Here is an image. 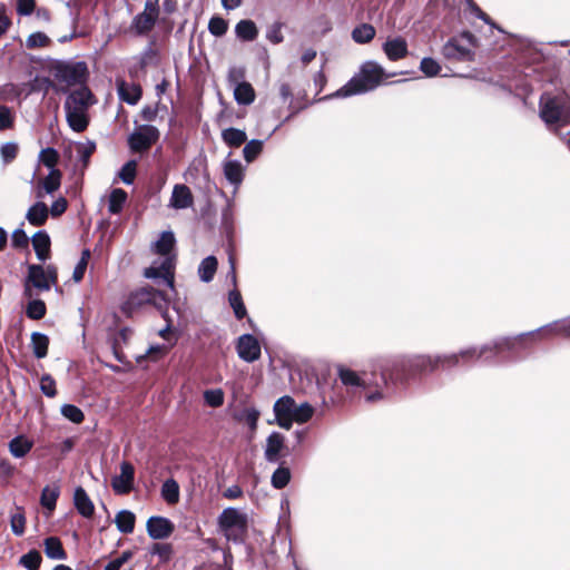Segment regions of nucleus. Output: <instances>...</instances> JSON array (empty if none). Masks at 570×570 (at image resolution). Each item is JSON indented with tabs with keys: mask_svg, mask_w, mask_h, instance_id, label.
<instances>
[{
	"mask_svg": "<svg viewBox=\"0 0 570 570\" xmlns=\"http://www.w3.org/2000/svg\"><path fill=\"white\" fill-rule=\"evenodd\" d=\"M542 331L570 337V316L535 330L513 336H499L480 346H468L453 353H402L383 365L368 364L358 368V393L366 403H376L421 386L438 370H451L483 358L489 365L517 363L525 358L524 352Z\"/></svg>",
	"mask_w": 570,
	"mask_h": 570,
	"instance_id": "1",
	"label": "nucleus"
},
{
	"mask_svg": "<svg viewBox=\"0 0 570 570\" xmlns=\"http://www.w3.org/2000/svg\"><path fill=\"white\" fill-rule=\"evenodd\" d=\"M527 82L521 87L522 99L533 92L534 85L544 88L539 99V117L549 127L557 128L570 124V79L560 77L554 61H542L524 71Z\"/></svg>",
	"mask_w": 570,
	"mask_h": 570,
	"instance_id": "2",
	"label": "nucleus"
},
{
	"mask_svg": "<svg viewBox=\"0 0 570 570\" xmlns=\"http://www.w3.org/2000/svg\"><path fill=\"white\" fill-rule=\"evenodd\" d=\"M414 73L413 70H400L389 72L375 60H366L358 67V96L375 90L383 85H395L406 82V79H399L387 82L389 78Z\"/></svg>",
	"mask_w": 570,
	"mask_h": 570,
	"instance_id": "3",
	"label": "nucleus"
},
{
	"mask_svg": "<svg viewBox=\"0 0 570 570\" xmlns=\"http://www.w3.org/2000/svg\"><path fill=\"white\" fill-rule=\"evenodd\" d=\"M94 104V95L86 86L71 91L65 101L66 119L69 127L76 131H83L89 124L87 110Z\"/></svg>",
	"mask_w": 570,
	"mask_h": 570,
	"instance_id": "4",
	"label": "nucleus"
},
{
	"mask_svg": "<svg viewBox=\"0 0 570 570\" xmlns=\"http://www.w3.org/2000/svg\"><path fill=\"white\" fill-rule=\"evenodd\" d=\"M217 523L228 541L234 543L244 542L248 528L246 513L236 508L228 507L218 515Z\"/></svg>",
	"mask_w": 570,
	"mask_h": 570,
	"instance_id": "5",
	"label": "nucleus"
},
{
	"mask_svg": "<svg viewBox=\"0 0 570 570\" xmlns=\"http://www.w3.org/2000/svg\"><path fill=\"white\" fill-rule=\"evenodd\" d=\"M175 265L176 256H167L161 261H155L151 266L144 269V276L165 283L171 291H175Z\"/></svg>",
	"mask_w": 570,
	"mask_h": 570,
	"instance_id": "6",
	"label": "nucleus"
},
{
	"mask_svg": "<svg viewBox=\"0 0 570 570\" xmlns=\"http://www.w3.org/2000/svg\"><path fill=\"white\" fill-rule=\"evenodd\" d=\"M55 77L58 81L68 86L82 85L88 77L86 62H59L55 67Z\"/></svg>",
	"mask_w": 570,
	"mask_h": 570,
	"instance_id": "7",
	"label": "nucleus"
},
{
	"mask_svg": "<svg viewBox=\"0 0 570 570\" xmlns=\"http://www.w3.org/2000/svg\"><path fill=\"white\" fill-rule=\"evenodd\" d=\"M159 139V130L151 125H142L128 138V145L134 151H144Z\"/></svg>",
	"mask_w": 570,
	"mask_h": 570,
	"instance_id": "8",
	"label": "nucleus"
},
{
	"mask_svg": "<svg viewBox=\"0 0 570 570\" xmlns=\"http://www.w3.org/2000/svg\"><path fill=\"white\" fill-rule=\"evenodd\" d=\"M441 53L446 60L460 62H473L475 60V52L460 45L458 37L449 38L443 45Z\"/></svg>",
	"mask_w": 570,
	"mask_h": 570,
	"instance_id": "9",
	"label": "nucleus"
},
{
	"mask_svg": "<svg viewBox=\"0 0 570 570\" xmlns=\"http://www.w3.org/2000/svg\"><path fill=\"white\" fill-rule=\"evenodd\" d=\"M236 352L238 357L247 363L259 360L262 354L261 344L253 334H243L237 338Z\"/></svg>",
	"mask_w": 570,
	"mask_h": 570,
	"instance_id": "10",
	"label": "nucleus"
},
{
	"mask_svg": "<svg viewBox=\"0 0 570 570\" xmlns=\"http://www.w3.org/2000/svg\"><path fill=\"white\" fill-rule=\"evenodd\" d=\"M295 400L289 395L279 397L273 406L276 424L285 430H289L293 425V412Z\"/></svg>",
	"mask_w": 570,
	"mask_h": 570,
	"instance_id": "11",
	"label": "nucleus"
},
{
	"mask_svg": "<svg viewBox=\"0 0 570 570\" xmlns=\"http://www.w3.org/2000/svg\"><path fill=\"white\" fill-rule=\"evenodd\" d=\"M160 296V291L153 286H144L131 292L124 304V311L130 312L144 305H148L155 297Z\"/></svg>",
	"mask_w": 570,
	"mask_h": 570,
	"instance_id": "12",
	"label": "nucleus"
},
{
	"mask_svg": "<svg viewBox=\"0 0 570 570\" xmlns=\"http://www.w3.org/2000/svg\"><path fill=\"white\" fill-rule=\"evenodd\" d=\"M146 530L151 539L164 540L173 534L175 525L165 517L153 515L146 522Z\"/></svg>",
	"mask_w": 570,
	"mask_h": 570,
	"instance_id": "13",
	"label": "nucleus"
},
{
	"mask_svg": "<svg viewBox=\"0 0 570 570\" xmlns=\"http://www.w3.org/2000/svg\"><path fill=\"white\" fill-rule=\"evenodd\" d=\"M382 51L390 61H399L410 53L407 40L403 36L387 37L382 43Z\"/></svg>",
	"mask_w": 570,
	"mask_h": 570,
	"instance_id": "14",
	"label": "nucleus"
},
{
	"mask_svg": "<svg viewBox=\"0 0 570 570\" xmlns=\"http://www.w3.org/2000/svg\"><path fill=\"white\" fill-rule=\"evenodd\" d=\"M135 469L131 463L122 461L120 464V474L111 480L112 490L117 494H127L132 490Z\"/></svg>",
	"mask_w": 570,
	"mask_h": 570,
	"instance_id": "15",
	"label": "nucleus"
},
{
	"mask_svg": "<svg viewBox=\"0 0 570 570\" xmlns=\"http://www.w3.org/2000/svg\"><path fill=\"white\" fill-rule=\"evenodd\" d=\"M285 449V436L276 431H273L266 438V444L264 449V458L268 463H277Z\"/></svg>",
	"mask_w": 570,
	"mask_h": 570,
	"instance_id": "16",
	"label": "nucleus"
},
{
	"mask_svg": "<svg viewBox=\"0 0 570 570\" xmlns=\"http://www.w3.org/2000/svg\"><path fill=\"white\" fill-rule=\"evenodd\" d=\"M194 205V196L190 188L184 184H176L169 199V207L174 209H186Z\"/></svg>",
	"mask_w": 570,
	"mask_h": 570,
	"instance_id": "17",
	"label": "nucleus"
},
{
	"mask_svg": "<svg viewBox=\"0 0 570 570\" xmlns=\"http://www.w3.org/2000/svg\"><path fill=\"white\" fill-rule=\"evenodd\" d=\"M157 19L144 12L137 13L131 20L129 30L137 37L147 36L154 29Z\"/></svg>",
	"mask_w": 570,
	"mask_h": 570,
	"instance_id": "18",
	"label": "nucleus"
},
{
	"mask_svg": "<svg viewBox=\"0 0 570 570\" xmlns=\"http://www.w3.org/2000/svg\"><path fill=\"white\" fill-rule=\"evenodd\" d=\"M73 504L79 514L83 518H91L95 513V505L87 494L86 490L81 487L76 488L73 493Z\"/></svg>",
	"mask_w": 570,
	"mask_h": 570,
	"instance_id": "19",
	"label": "nucleus"
},
{
	"mask_svg": "<svg viewBox=\"0 0 570 570\" xmlns=\"http://www.w3.org/2000/svg\"><path fill=\"white\" fill-rule=\"evenodd\" d=\"M27 279L28 283H31V285L39 291L50 289V283L47 279L45 267L42 265H29Z\"/></svg>",
	"mask_w": 570,
	"mask_h": 570,
	"instance_id": "20",
	"label": "nucleus"
},
{
	"mask_svg": "<svg viewBox=\"0 0 570 570\" xmlns=\"http://www.w3.org/2000/svg\"><path fill=\"white\" fill-rule=\"evenodd\" d=\"M224 176L234 186H239L244 179V167L239 160H225L223 165Z\"/></svg>",
	"mask_w": 570,
	"mask_h": 570,
	"instance_id": "21",
	"label": "nucleus"
},
{
	"mask_svg": "<svg viewBox=\"0 0 570 570\" xmlns=\"http://www.w3.org/2000/svg\"><path fill=\"white\" fill-rule=\"evenodd\" d=\"M31 240L37 258L45 262L49 257L50 253V237L48 233L46 230H38L32 236Z\"/></svg>",
	"mask_w": 570,
	"mask_h": 570,
	"instance_id": "22",
	"label": "nucleus"
},
{
	"mask_svg": "<svg viewBox=\"0 0 570 570\" xmlns=\"http://www.w3.org/2000/svg\"><path fill=\"white\" fill-rule=\"evenodd\" d=\"M119 98L128 105H136L141 98V88L138 85H128L126 81L117 83Z\"/></svg>",
	"mask_w": 570,
	"mask_h": 570,
	"instance_id": "23",
	"label": "nucleus"
},
{
	"mask_svg": "<svg viewBox=\"0 0 570 570\" xmlns=\"http://www.w3.org/2000/svg\"><path fill=\"white\" fill-rule=\"evenodd\" d=\"M176 239L171 230H165L160 234L159 238L154 243L153 248L156 254L164 257L174 256L171 250L175 246Z\"/></svg>",
	"mask_w": 570,
	"mask_h": 570,
	"instance_id": "24",
	"label": "nucleus"
},
{
	"mask_svg": "<svg viewBox=\"0 0 570 570\" xmlns=\"http://www.w3.org/2000/svg\"><path fill=\"white\" fill-rule=\"evenodd\" d=\"M261 412L256 407H244L233 414L235 421L246 424L252 432L257 429Z\"/></svg>",
	"mask_w": 570,
	"mask_h": 570,
	"instance_id": "25",
	"label": "nucleus"
},
{
	"mask_svg": "<svg viewBox=\"0 0 570 570\" xmlns=\"http://www.w3.org/2000/svg\"><path fill=\"white\" fill-rule=\"evenodd\" d=\"M45 553L51 560H66L67 552L57 537H48L43 541Z\"/></svg>",
	"mask_w": 570,
	"mask_h": 570,
	"instance_id": "26",
	"label": "nucleus"
},
{
	"mask_svg": "<svg viewBox=\"0 0 570 570\" xmlns=\"http://www.w3.org/2000/svg\"><path fill=\"white\" fill-rule=\"evenodd\" d=\"M235 33L243 41H254L258 36V29L253 20L244 19L236 23Z\"/></svg>",
	"mask_w": 570,
	"mask_h": 570,
	"instance_id": "27",
	"label": "nucleus"
},
{
	"mask_svg": "<svg viewBox=\"0 0 570 570\" xmlns=\"http://www.w3.org/2000/svg\"><path fill=\"white\" fill-rule=\"evenodd\" d=\"M234 99L238 105L248 106L255 100V90L249 82L238 83L233 87Z\"/></svg>",
	"mask_w": 570,
	"mask_h": 570,
	"instance_id": "28",
	"label": "nucleus"
},
{
	"mask_svg": "<svg viewBox=\"0 0 570 570\" xmlns=\"http://www.w3.org/2000/svg\"><path fill=\"white\" fill-rule=\"evenodd\" d=\"M26 218L33 226H41L48 218V207L42 202H37L27 212Z\"/></svg>",
	"mask_w": 570,
	"mask_h": 570,
	"instance_id": "29",
	"label": "nucleus"
},
{
	"mask_svg": "<svg viewBox=\"0 0 570 570\" xmlns=\"http://www.w3.org/2000/svg\"><path fill=\"white\" fill-rule=\"evenodd\" d=\"M218 266L217 258L213 255L205 257L198 266V276L202 282L209 283L214 279Z\"/></svg>",
	"mask_w": 570,
	"mask_h": 570,
	"instance_id": "30",
	"label": "nucleus"
},
{
	"mask_svg": "<svg viewBox=\"0 0 570 570\" xmlns=\"http://www.w3.org/2000/svg\"><path fill=\"white\" fill-rule=\"evenodd\" d=\"M222 139L227 146L237 148L246 142L247 135L242 129L230 127L222 131Z\"/></svg>",
	"mask_w": 570,
	"mask_h": 570,
	"instance_id": "31",
	"label": "nucleus"
},
{
	"mask_svg": "<svg viewBox=\"0 0 570 570\" xmlns=\"http://www.w3.org/2000/svg\"><path fill=\"white\" fill-rule=\"evenodd\" d=\"M33 443L23 435H18L9 442V451L14 458L26 456L32 449Z\"/></svg>",
	"mask_w": 570,
	"mask_h": 570,
	"instance_id": "32",
	"label": "nucleus"
},
{
	"mask_svg": "<svg viewBox=\"0 0 570 570\" xmlns=\"http://www.w3.org/2000/svg\"><path fill=\"white\" fill-rule=\"evenodd\" d=\"M135 514L129 510H121L115 518V523L119 532L131 533L135 529Z\"/></svg>",
	"mask_w": 570,
	"mask_h": 570,
	"instance_id": "33",
	"label": "nucleus"
},
{
	"mask_svg": "<svg viewBox=\"0 0 570 570\" xmlns=\"http://www.w3.org/2000/svg\"><path fill=\"white\" fill-rule=\"evenodd\" d=\"M31 346L33 355L37 358H43L48 354L49 337L40 332H33L31 334Z\"/></svg>",
	"mask_w": 570,
	"mask_h": 570,
	"instance_id": "34",
	"label": "nucleus"
},
{
	"mask_svg": "<svg viewBox=\"0 0 570 570\" xmlns=\"http://www.w3.org/2000/svg\"><path fill=\"white\" fill-rule=\"evenodd\" d=\"M60 494V488L58 485L45 487L41 491L40 503L48 511H53L57 504V500Z\"/></svg>",
	"mask_w": 570,
	"mask_h": 570,
	"instance_id": "35",
	"label": "nucleus"
},
{
	"mask_svg": "<svg viewBox=\"0 0 570 570\" xmlns=\"http://www.w3.org/2000/svg\"><path fill=\"white\" fill-rule=\"evenodd\" d=\"M127 200V193L121 188H115L109 195L108 212L110 214H119Z\"/></svg>",
	"mask_w": 570,
	"mask_h": 570,
	"instance_id": "36",
	"label": "nucleus"
},
{
	"mask_svg": "<svg viewBox=\"0 0 570 570\" xmlns=\"http://www.w3.org/2000/svg\"><path fill=\"white\" fill-rule=\"evenodd\" d=\"M161 497L168 504L179 501V485L176 480L167 479L161 485Z\"/></svg>",
	"mask_w": 570,
	"mask_h": 570,
	"instance_id": "37",
	"label": "nucleus"
},
{
	"mask_svg": "<svg viewBox=\"0 0 570 570\" xmlns=\"http://www.w3.org/2000/svg\"><path fill=\"white\" fill-rule=\"evenodd\" d=\"M292 473L289 468L281 464L272 474L271 484L274 489H284L291 481Z\"/></svg>",
	"mask_w": 570,
	"mask_h": 570,
	"instance_id": "38",
	"label": "nucleus"
},
{
	"mask_svg": "<svg viewBox=\"0 0 570 570\" xmlns=\"http://www.w3.org/2000/svg\"><path fill=\"white\" fill-rule=\"evenodd\" d=\"M40 185L47 194H53L61 185V171L57 168H52L40 181Z\"/></svg>",
	"mask_w": 570,
	"mask_h": 570,
	"instance_id": "39",
	"label": "nucleus"
},
{
	"mask_svg": "<svg viewBox=\"0 0 570 570\" xmlns=\"http://www.w3.org/2000/svg\"><path fill=\"white\" fill-rule=\"evenodd\" d=\"M228 302L234 311L235 317L240 321L247 315L246 307L244 305L240 293L234 288L228 293Z\"/></svg>",
	"mask_w": 570,
	"mask_h": 570,
	"instance_id": "40",
	"label": "nucleus"
},
{
	"mask_svg": "<svg viewBox=\"0 0 570 570\" xmlns=\"http://www.w3.org/2000/svg\"><path fill=\"white\" fill-rule=\"evenodd\" d=\"M419 69L428 78L439 76L442 70L440 62L433 57H423Z\"/></svg>",
	"mask_w": 570,
	"mask_h": 570,
	"instance_id": "41",
	"label": "nucleus"
},
{
	"mask_svg": "<svg viewBox=\"0 0 570 570\" xmlns=\"http://www.w3.org/2000/svg\"><path fill=\"white\" fill-rule=\"evenodd\" d=\"M356 95V75L353 76L346 85L342 88L337 89L335 92L324 96L320 99V101L328 100L333 98H346Z\"/></svg>",
	"mask_w": 570,
	"mask_h": 570,
	"instance_id": "42",
	"label": "nucleus"
},
{
	"mask_svg": "<svg viewBox=\"0 0 570 570\" xmlns=\"http://www.w3.org/2000/svg\"><path fill=\"white\" fill-rule=\"evenodd\" d=\"M47 312V307L43 301L41 299H31L26 308V315L28 318L38 321L45 317Z\"/></svg>",
	"mask_w": 570,
	"mask_h": 570,
	"instance_id": "43",
	"label": "nucleus"
},
{
	"mask_svg": "<svg viewBox=\"0 0 570 570\" xmlns=\"http://www.w3.org/2000/svg\"><path fill=\"white\" fill-rule=\"evenodd\" d=\"M42 557L38 550H30L26 554L21 556L19 564L28 570H38L40 568Z\"/></svg>",
	"mask_w": 570,
	"mask_h": 570,
	"instance_id": "44",
	"label": "nucleus"
},
{
	"mask_svg": "<svg viewBox=\"0 0 570 570\" xmlns=\"http://www.w3.org/2000/svg\"><path fill=\"white\" fill-rule=\"evenodd\" d=\"M313 413L314 409L309 403L304 402L301 405H297L295 403L293 412V422L306 423L313 416Z\"/></svg>",
	"mask_w": 570,
	"mask_h": 570,
	"instance_id": "45",
	"label": "nucleus"
},
{
	"mask_svg": "<svg viewBox=\"0 0 570 570\" xmlns=\"http://www.w3.org/2000/svg\"><path fill=\"white\" fill-rule=\"evenodd\" d=\"M262 151H263V141L259 139H252L245 145V147L243 149V156L247 163H252L257 158V156Z\"/></svg>",
	"mask_w": 570,
	"mask_h": 570,
	"instance_id": "46",
	"label": "nucleus"
},
{
	"mask_svg": "<svg viewBox=\"0 0 570 570\" xmlns=\"http://www.w3.org/2000/svg\"><path fill=\"white\" fill-rule=\"evenodd\" d=\"M10 528L17 537H21L24 533L26 517L21 508H17V513L10 517Z\"/></svg>",
	"mask_w": 570,
	"mask_h": 570,
	"instance_id": "47",
	"label": "nucleus"
},
{
	"mask_svg": "<svg viewBox=\"0 0 570 570\" xmlns=\"http://www.w3.org/2000/svg\"><path fill=\"white\" fill-rule=\"evenodd\" d=\"M96 150V144L91 140H87L86 142H80L77 146V156L78 159L82 163L83 167H86L89 163L91 155Z\"/></svg>",
	"mask_w": 570,
	"mask_h": 570,
	"instance_id": "48",
	"label": "nucleus"
},
{
	"mask_svg": "<svg viewBox=\"0 0 570 570\" xmlns=\"http://www.w3.org/2000/svg\"><path fill=\"white\" fill-rule=\"evenodd\" d=\"M61 414L72 423H81L85 419L82 411L73 404H63L60 410Z\"/></svg>",
	"mask_w": 570,
	"mask_h": 570,
	"instance_id": "49",
	"label": "nucleus"
},
{
	"mask_svg": "<svg viewBox=\"0 0 570 570\" xmlns=\"http://www.w3.org/2000/svg\"><path fill=\"white\" fill-rule=\"evenodd\" d=\"M224 392L222 389L206 390L204 392L205 403L212 407L222 406L224 403Z\"/></svg>",
	"mask_w": 570,
	"mask_h": 570,
	"instance_id": "50",
	"label": "nucleus"
},
{
	"mask_svg": "<svg viewBox=\"0 0 570 570\" xmlns=\"http://www.w3.org/2000/svg\"><path fill=\"white\" fill-rule=\"evenodd\" d=\"M149 553L158 556L161 562H167L171 557L173 547L169 543H154L149 549Z\"/></svg>",
	"mask_w": 570,
	"mask_h": 570,
	"instance_id": "51",
	"label": "nucleus"
},
{
	"mask_svg": "<svg viewBox=\"0 0 570 570\" xmlns=\"http://www.w3.org/2000/svg\"><path fill=\"white\" fill-rule=\"evenodd\" d=\"M228 23L222 17H213L208 22V30L215 37H222L227 32Z\"/></svg>",
	"mask_w": 570,
	"mask_h": 570,
	"instance_id": "52",
	"label": "nucleus"
},
{
	"mask_svg": "<svg viewBox=\"0 0 570 570\" xmlns=\"http://www.w3.org/2000/svg\"><path fill=\"white\" fill-rule=\"evenodd\" d=\"M137 164L135 160L127 161L119 173V177L126 185H131L136 177Z\"/></svg>",
	"mask_w": 570,
	"mask_h": 570,
	"instance_id": "53",
	"label": "nucleus"
},
{
	"mask_svg": "<svg viewBox=\"0 0 570 570\" xmlns=\"http://www.w3.org/2000/svg\"><path fill=\"white\" fill-rule=\"evenodd\" d=\"M50 42L49 37L43 32H33L29 35L26 40V46L29 49L46 47Z\"/></svg>",
	"mask_w": 570,
	"mask_h": 570,
	"instance_id": "54",
	"label": "nucleus"
},
{
	"mask_svg": "<svg viewBox=\"0 0 570 570\" xmlns=\"http://www.w3.org/2000/svg\"><path fill=\"white\" fill-rule=\"evenodd\" d=\"M376 30L371 23L362 22L358 23V45L367 43L374 39Z\"/></svg>",
	"mask_w": 570,
	"mask_h": 570,
	"instance_id": "55",
	"label": "nucleus"
},
{
	"mask_svg": "<svg viewBox=\"0 0 570 570\" xmlns=\"http://www.w3.org/2000/svg\"><path fill=\"white\" fill-rule=\"evenodd\" d=\"M0 155L4 164L11 163L18 155V145L13 141L4 142L0 148Z\"/></svg>",
	"mask_w": 570,
	"mask_h": 570,
	"instance_id": "56",
	"label": "nucleus"
},
{
	"mask_svg": "<svg viewBox=\"0 0 570 570\" xmlns=\"http://www.w3.org/2000/svg\"><path fill=\"white\" fill-rule=\"evenodd\" d=\"M40 390L48 397L56 396V394H57L56 381L52 379V376L50 374H43L41 376Z\"/></svg>",
	"mask_w": 570,
	"mask_h": 570,
	"instance_id": "57",
	"label": "nucleus"
},
{
	"mask_svg": "<svg viewBox=\"0 0 570 570\" xmlns=\"http://www.w3.org/2000/svg\"><path fill=\"white\" fill-rule=\"evenodd\" d=\"M134 557V552L131 550H125L121 552V554L114 559L112 561L108 562L105 566V570H120V568L128 562Z\"/></svg>",
	"mask_w": 570,
	"mask_h": 570,
	"instance_id": "58",
	"label": "nucleus"
},
{
	"mask_svg": "<svg viewBox=\"0 0 570 570\" xmlns=\"http://www.w3.org/2000/svg\"><path fill=\"white\" fill-rule=\"evenodd\" d=\"M282 28V22H274L266 32V39L275 45L281 43L284 40Z\"/></svg>",
	"mask_w": 570,
	"mask_h": 570,
	"instance_id": "59",
	"label": "nucleus"
},
{
	"mask_svg": "<svg viewBox=\"0 0 570 570\" xmlns=\"http://www.w3.org/2000/svg\"><path fill=\"white\" fill-rule=\"evenodd\" d=\"M337 374H338V377H340L341 382L344 385H351V386H355L356 385V372H354V371H352L350 368H346L343 365H338L337 366Z\"/></svg>",
	"mask_w": 570,
	"mask_h": 570,
	"instance_id": "60",
	"label": "nucleus"
},
{
	"mask_svg": "<svg viewBox=\"0 0 570 570\" xmlns=\"http://www.w3.org/2000/svg\"><path fill=\"white\" fill-rule=\"evenodd\" d=\"M13 126V115L9 107L0 105V130L9 129Z\"/></svg>",
	"mask_w": 570,
	"mask_h": 570,
	"instance_id": "61",
	"label": "nucleus"
},
{
	"mask_svg": "<svg viewBox=\"0 0 570 570\" xmlns=\"http://www.w3.org/2000/svg\"><path fill=\"white\" fill-rule=\"evenodd\" d=\"M11 242L14 248H24L29 245V238L22 228H17L12 233Z\"/></svg>",
	"mask_w": 570,
	"mask_h": 570,
	"instance_id": "62",
	"label": "nucleus"
},
{
	"mask_svg": "<svg viewBox=\"0 0 570 570\" xmlns=\"http://www.w3.org/2000/svg\"><path fill=\"white\" fill-rule=\"evenodd\" d=\"M244 78H245V70L243 68L232 67L228 70L227 80L232 87H235L238 83H244L245 82Z\"/></svg>",
	"mask_w": 570,
	"mask_h": 570,
	"instance_id": "63",
	"label": "nucleus"
},
{
	"mask_svg": "<svg viewBox=\"0 0 570 570\" xmlns=\"http://www.w3.org/2000/svg\"><path fill=\"white\" fill-rule=\"evenodd\" d=\"M36 7L35 0H18L17 1V12L20 16H30Z\"/></svg>",
	"mask_w": 570,
	"mask_h": 570,
	"instance_id": "64",
	"label": "nucleus"
}]
</instances>
